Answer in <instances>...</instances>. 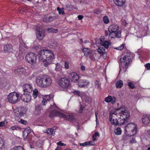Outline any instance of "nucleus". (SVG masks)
<instances>
[{
    "label": "nucleus",
    "mask_w": 150,
    "mask_h": 150,
    "mask_svg": "<svg viewBox=\"0 0 150 150\" xmlns=\"http://www.w3.org/2000/svg\"><path fill=\"white\" fill-rule=\"evenodd\" d=\"M130 113L127 108L122 105L110 114V122L115 125H121L126 123L130 117Z\"/></svg>",
    "instance_id": "f257e3e1"
},
{
    "label": "nucleus",
    "mask_w": 150,
    "mask_h": 150,
    "mask_svg": "<svg viewBox=\"0 0 150 150\" xmlns=\"http://www.w3.org/2000/svg\"><path fill=\"white\" fill-rule=\"evenodd\" d=\"M39 60L43 62L46 61L44 66L47 67L50 64L54 59V55L53 52L48 50H43L40 51L38 53Z\"/></svg>",
    "instance_id": "f03ea898"
},
{
    "label": "nucleus",
    "mask_w": 150,
    "mask_h": 150,
    "mask_svg": "<svg viewBox=\"0 0 150 150\" xmlns=\"http://www.w3.org/2000/svg\"><path fill=\"white\" fill-rule=\"evenodd\" d=\"M132 57V55L130 52L127 51L125 53V55L120 58L119 72L121 71L124 72L126 71Z\"/></svg>",
    "instance_id": "7ed1b4c3"
},
{
    "label": "nucleus",
    "mask_w": 150,
    "mask_h": 150,
    "mask_svg": "<svg viewBox=\"0 0 150 150\" xmlns=\"http://www.w3.org/2000/svg\"><path fill=\"white\" fill-rule=\"evenodd\" d=\"M36 82L39 87L46 88L51 85L52 80L49 76L43 75L38 76L36 79Z\"/></svg>",
    "instance_id": "20e7f679"
},
{
    "label": "nucleus",
    "mask_w": 150,
    "mask_h": 150,
    "mask_svg": "<svg viewBox=\"0 0 150 150\" xmlns=\"http://www.w3.org/2000/svg\"><path fill=\"white\" fill-rule=\"evenodd\" d=\"M25 61L30 64L35 63L37 60L36 54L33 52L28 53L25 57Z\"/></svg>",
    "instance_id": "39448f33"
},
{
    "label": "nucleus",
    "mask_w": 150,
    "mask_h": 150,
    "mask_svg": "<svg viewBox=\"0 0 150 150\" xmlns=\"http://www.w3.org/2000/svg\"><path fill=\"white\" fill-rule=\"evenodd\" d=\"M8 99L9 102L15 104L18 101L19 94L15 92L10 93L8 96Z\"/></svg>",
    "instance_id": "423d86ee"
},
{
    "label": "nucleus",
    "mask_w": 150,
    "mask_h": 150,
    "mask_svg": "<svg viewBox=\"0 0 150 150\" xmlns=\"http://www.w3.org/2000/svg\"><path fill=\"white\" fill-rule=\"evenodd\" d=\"M36 35L39 40H42L45 36V30L44 29L40 28L38 26L36 27Z\"/></svg>",
    "instance_id": "0eeeda50"
},
{
    "label": "nucleus",
    "mask_w": 150,
    "mask_h": 150,
    "mask_svg": "<svg viewBox=\"0 0 150 150\" xmlns=\"http://www.w3.org/2000/svg\"><path fill=\"white\" fill-rule=\"evenodd\" d=\"M69 84V79L67 78H62L59 80V85L62 88H67L68 87Z\"/></svg>",
    "instance_id": "6e6552de"
},
{
    "label": "nucleus",
    "mask_w": 150,
    "mask_h": 150,
    "mask_svg": "<svg viewBox=\"0 0 150 150\" xmlns=\"http://www.w3.org/2000/svg\"><path fill=\"white\" fill-rule=\"evenodd\" d=\"M4 51L5 53H13L14 51L13 46L10 43H7L4 45Z\"/></svg>",
    "instance_id": "1a4fd4ad"
},
{
    "label": "nucleus",
    "mask_w": 150,
    "mask_h": 150,
    "mask_svg": "<svg viewBox=\"0 0 150 150\" xmlns=\"http://www.w3.org/2000/svg\"><path fill=\"white\" fill-rule=\"evenodd\" d=\"M14 111L15 115L18 117L23 116L25 112L24 108H23L16 109L14 110Z\"/></svg>",
    "instance_id": "9d476101"
},
{
    "label": "nucleus",
    "mask_w": 150,
    "mask_h": 150,
    "mask_svg": "<svg viewBox=\"0 0 150 150\" xmlns=\"http://www.w3.org/2000/svg\"><path fill=\"white\" fill-rule=\"evenodd\" d=\"M58 18L57 15H54L52 16H45L43 17V21L47 23H48L52 21L53 20L56 19Z\"/></svg>",
    "instance_id": "9b49d317"
},
{
    "label": "nucleus",
    "mask_w": 150,
    "mask_h": 150,
    "mask_svg": "<svg viewBox=\"0 0 150 150\" xmlns=\"http://www.w3.org/2000/svg\"><path fill=\"white\" fill-rule=\"evenodd\" d=\"M69 77L70 78L71 81L74 82L77 81L79 79V75L77 73L74 72H72L70 73L69 74Z\"/></svg>",
    "instance_id": "f8f14e48"
},
{
    "label": "nucleus",
    "mask_w": 150,
    "mask_h": 150,
    "mask_svg": "<svg viewBox=\"0 0 150 150\" xmlns=\"http://www.w3.org/2000/svg\"><path fill=\"white\" fill-rule=\"evenodd\" d=\"M90 82L85 79H81L78 83V86L81 88L88 87L90 84Z\"/></svg>",
    "instance_id": "ddd939ff"
},
{
    "label": "nucleus",
    "mask_w": 150,
    "mask_h": 150,
    "mask_svg": "<svg viewBox=\"0 0 150 150\" xmlns=\"http://www.w3.org/2000/svg\"><path fill=\"white\" fill-rule=\"evenodd\" d=\"M22 100L25 102H28L31 99V97L29 94L26 93L22 94L21 96Z\"/></svg>",
    "instance_id": "4468645a"
},
{
    "label": "nucleus",
    "mask_w": 150,
    "mask_h": 150,
    "mask_svg": "<svg viewBox=\"0 0 150 150\" xmlns=\"http://www.w3.org/2000/svg\"><path fill=\"white\" fill-rule=\"evenodd\" d=\"M62 114H63L54 109L50 113L49 115L51 118L57 116H59L62 117Z\"/></svg>",
    "instance_id": "2eb2a0df"
},
{
    "label": "nucleus",
    "mask_w": 150,
    "mask_h": 150,
    "mask_svg": "<svg viewBox=\"0 0 150 150\" xmlns=\"http://www.w3.org/2000/svg\"><path fill=\"white\" fill-rule=\"evenodd\" d=\"M142 122L145 125H147L150 123V115H144L142 117Z\"/></svg>",
    "instance_id": "dca6fc26"
},
{
    "label": "nucleus",
    "mask_w": 150,
    "mask_h": 150,
    "mask_svg": "<svg viewBox=\"0 0 150 150\" xmlns=\"http://www.w3.org/2000/svg\"><path fill=\"white\" fill-rule=\"evenodd\" d=\"M116 99L114 97L109 96L105 99V101L107 103H110L112 104H114L116 102Z\"/></svg>",
    "instance_id": "f3484780"
},
{
    "label": "nucleus",
    "mask_w": 150,
    "mask_h": 150,
    "mask_svg": "<svg viewBox=\"0 0 150 150\" xmlns=\"http://www.w3.org/2000/svg\"><path fill=\"white\" fill-rule=\"evenodd\" d=\"M23 91L28 93L31 92L32 91L33 88L31 85L26 84L23 86Z\"/></svg>",
    "instance_id": "a211bd4d"
},
{
    "label": "nucleus",
    "mask_w": 150,
    "mask_h": 150,
    "mask_svg": "<svg viewBox=\"0 0 150 150\" xmlns=\"http://www.w3.org/2000/svg\"><path fill=\"white\" fill-rule=\"evenodd\" d=\"M42 110L43 108L41 105L40 104L36 105L35 107L34 113L36 115H39Z\"/></svg>",
    "instance_id": "6ab92c4d"
},
{
    "label": "nucleus",
    "mask_w": 150,
    "mask_h": 150,
    "mask_svg": "<svg viewBox=\"0 0 150 150\" xmlns=\"http://www.w3.org/2000/svg\"><path fill=\"white\" fill-rule=\"evenodd\" d=\"M118 26L117 25H112L109 27L108 30L109 32H115L118 29Z\"/></svg>",
    "instance_id": "aec40b11"
},
{
    "label": "nucleus",
    "mask_w": 150,
    "mask_h": 150,
    "mask_svg": "<svg viewBox=\"0 0 150 150\" xmlns=\"http://www.w3.org/2000/svg\"><path fill=\"white\" fill-rule=\"evenodd\" d=\"M19 49L22 53H24L26 52L27 47L24 43H21L19 45Z\"/></svg>",
    "instance_id": "412c9836"
},
{
    "label": "nucleus",
    "mask_w": 150,
    "mask_h": 150,
    "mask_svg": "<svg viewBox=\"0 0 150 150\" xmlns=\"http://www.w3.org/2000/svg\"><path fill=\"white\" fill-rule=\"evenodd\" d=\"M136 125L134 123H131L127 124L125 127L126 132H129L133 128L136 127Z\"/></svg>",
    "instance_id": "4be33fe9"
},
{
    "label": "nucleus",
    "mask_w": 150,
    "mask_h": 150,
    "mask_svg": "<svg viewBox=\"0 0 150 150\" xmlns=\"http://www.w3.org/2000/svg\"><path fill=\"white\" fill-rule=\"evenodd\" d=\"M31 132V130L30 127H27L25 129L23 132V137L25 140L28 134Z\"/></svg>",
    "instance_id": "5701e85b"
},
{
    "label": "nucleus",
    "mask_w": 150,
    "mask_h": 150,
    "mask_svg": "<svg viewBox=\"0 0 150 150\" xmlns=\"http://www.w3.org/2000/svg\"><path fill=\"white\" fill-rule=\"evenodd\" d=\"M7 85V82L5 79L0 78V88H4Z\"/></svg>",
    "instance_id": "b1692460"
},
{
    "label": "nucleus",
    "mask_w": 150,
    "mask_h": 150,
    "mask_svg": "<svg viewBox=\"0 0 150 150\" xmlns=\"http://www.w3.org/2000/svg\"><path fill=\"white\" fill-rule=\"evenodd\" d=\"M113 1L117 6H121L124 4L125 0H113Z\"/></svg>",
    "instance_id": "393cba45"
},
{
    "label": "nucleus",
    "mask_w": 150,
    "mask_h": 150,
    "mask_svg": "<svg viewBox=\"0 0 150 150\" xmlns=\"http://www.w3.org/2000/svg\"><path fill=\"white\" fill-rule=\"evenodd\" d=\"M62 115V117L66 119L71 121L74 120L75 118L74 116L73 115H66L63 114Z\"/></svg>",
    "instance_id": "a878e982"
},
{
    "label": "nucleus",
    "mask_w": 150,
    "mask_h": 150,
    "mask_svg": "<svg viewBox=\"0 0 150 150\" xmlns=\"http://www.w3.org/2000/svg\"><path fill=\"white\" fill-rule=\"evenodd\" d=\"M100 44L103 46L105 48L107 49L109 46L110 43L107 41H102L101 39L100 40Z\"/></svg>",
    "instance_id": "bb28decb"
},
{
    "label": "nucleus",
    "mask_w": 150,
    "mask_h": 150,
    "mask_svg": "<svg viewBox=\"0 0 150 150\" xmlns=\"http://www.w3.org/2000/svg\"><path fill=\"white\" fill-rule=\"evenodd\" d=\"M96 55V54L95 52L94 51H93L91 52L87 57H89V58L92 60H95V57Z\"/></svg>",
    "instance_id": "cd10ccee"
},
{
    "label": "nucleus",
    "mask_w": 150,
    "mask_h": 150,
    "mask_svg": "<svg viewBox=\"0 0 150 150\" xmlns=\"http://www.w3.org/2000/svg\"><path fill=\"white\" fill-rule=\"evenodd\" d=\"M98 52L101 55H105V56L104 57H105L106 54L105 52V49L103 47H100L99 48L98 50Z\"/></svg>",
    "instance_id": "c85d7f7f"
},
{
    "label": "nucleus",
    "mask_w": 150,
    "mask_h": 150,
    "mask_svg": "<svg viewBox=\"0 0 150 150\" xmlns=\"http://www.w3.org/2000/svg\"><path fill=\"white\" fill-rule=\"evenodd\" d=\"M83 52H84V55H86L87 57L91 52L90 49L88 48H84L83 49Z\"/></svg>",
    "instance_id": "c756f323"
},
{
    "label": "nucleus",
    "mask_w": 150,
    "mask_h": 150,
    "mask_svg": "<svg viewBox=\"0 0 150 150\" xmlns=\"http://www.w3.org/2000/svg\"><path fill=\"white\" fill-rule=\"evenodd\" d=\"M123 85V82L122 80L117 81L116 83V86L117 88H121Z\"/></svg>",
    "instance_id": "7c9ffc66"
},
{
    "label": "nucleus",
    "mask_w": 150,
    "mask_h": 150,
    "mask_svg": "<svg viewBox=\"0 0 150 150\" xmlns=\"http://www.w3.org/2000/svg\"><path fill=\"white\" fill-rule=\"evenodd\" d=\"M46 132L47 133L48 135H54L55 134V132L54 129L51 128L48 129L47 130Z\"/></svg>",
    "instance_id": "2f4dec72"
},
{
    "label": "nucleus",
    "mask_w": 150,
    "mask_h": 150,
    "mask_svg": "<svg viewBox=\"0 0 150 150\" xmlns=\"http://www.w3.org/2000/svg\"><path fill=\"white\" fill-rule=\"evenodd\" d=\"M24 71V69L22 68H18L16 69L15 72L16 73H18L20 74H22Z\"/></svg>",
    "instance_id": "473e14b6"
},
{
    "label": "nucleus",
    "mask_w": 150,
    "mask_h": 150,
    "mask_svg": "<svg viewBox=\"0 0 150 150\" xmlns=\"http://www.w3.org/2000/svg\"><path fill=\"white\" fill-rule=\"evenodd\" d=\"M115 134L117 135H119L121 134L122 131L120 128H117L114 131Z\"/></svg>",
    "instance_id": "72a5a7b5"
},
{
    "label": "nucleus",
    "mask_w": 150,
    "mask_h": 150,
    "mask_svg": "<svg viewBox=\"0 0 150 150\" xmlns=\"http://www.w3.org/2000/svg\"><path fill=\"white\" fill-rule=\"evenodd\" d=\"M115 37L116 38H120L121 36V32L120 30L118 31L116 33L114 32Z\"/></svg>",
    "instance_id": "f704fd0d"
},
{
    "label": "nucleus",
    "mask_w": 150,
    "mask_h": 150,
    "mask_svg": "<svg viewBox=\"0 0 150 150\" xmlns=\"http://www.w3.org/2000/svg\"><path fill=\"white\" fill-rule=\"evenodd\" d=\"M11 150H24L23 148L21 146H15Z\"/></svg>",
    "instance_id": "c9c22d12"
},
{
    "label": "nucleus",
    "mask_w": 150,
    "mask_h": 150,
    "mask_svg": "<svg viewBox=\"0 0 150 150\" xmlns=\"http://www.w3.org/2000/svg\"><path fill=\"white\" fill-rule=\"evenodd\" d=\"M38 94V91L36 89H35L33 91V96L34 98H37Z\"/></svg>",
    "instance_id": "e433bc0d"
},
{
    "label": "nucleus",
    "mask_w": 150,
    "mask_h": 150,
    "mask_svg": "<svg viewBox=\"0 0 150 150\" xmlns=\"http://www.w3.org/2000/svg\"><path fill=\"white\" fill-rule=\"evenodd\" d=\"M57 10L58 11V13L59 14H62L63 15L64 14V9L63 8H60L58 7L57 8Z\"/></svg>",
    "instance_id": "4c0bfd02"
},
{
    "label": "nucleus",
    "mask_w": 150,
    "mask_h": 150,
    "mask_svg": "<svg viewBox=\"0 0 150 150\" xmlns=\"http://www.w3.org/2000/svg\"><path fill=\"white\" fill-rule=\"evenodd\" d=\"M57 46V42L54 41L53 43L50 44V47L52 48H55Z\"/></svg>",
    "instance_id": "58836bf2"
},
{
    "label": "nucleus",
    "mask_w": 150,
    "mask_h": 150,
    "mask_svg": "<svg viewBox=\"0 0 150 150\" xmlns=\"http://www.w3.org/2000/svg\"><path fill=\"white\" fill-rule=\"evenodd\" d=\"M47 30L49 32H52L56 33L57 32V29H54L53 28H48Z\"/></svg>",
    "instance_id": "ea45409f"
},
{
    "label": "nucleus",
    "mask_w": 150,
    "mask_h": 150,
    "mask_svg": "<svg viewBox=\"0 0 150 150\" xmlns=\"http://www.w3.org/2000/svg\"><path fill=\"white\" fill-rule=\"evenodd\" d=\"M130 131H131V132L132 133V136H134L137 133V128L136 126V127H135L134 128H133Z\"/></svg>",
    "instance_id": "a19ab883"
},
{
    "label": "nucleus",
    "mask_w": 150,
    "mask_h": 150,
    "mask_svg": "<svg viewBox=\"0 0 150 150\" xmlns=\"http://www.w3.org/2000/svg\"><path fill=\"white\" fill-rule=\"evenodd\" d=\"M103 21L104 23L106 24L108 23L109 22V20L107 16H104L103 18Z\"/></svg>",
    "instance_id": "79ce46f5"
},
{
    "label": "nucleus",
    "mask_w": 150,
    "mask_h": 150,
    "mask_svg": "<svg viewBox=\"0 0 150 150\" xmlns=\"http://www.w3.org/2000/svg\"><path fill=\"white\" fill-rule=\"evenodd\" d=\"M96 137H99V134L98 132H96L95 134L93 136V140L95 141L96 140Z\"/></svg>",
    "instance_id": "37998d69"
},
{
    "label": "nucleus",
    "mask_w": 150,
    "mask_h": 150,
    "mask_svg": "<svg viewBox=\"0 0 150 150\" xmlns=\"http://www.w3.org/2000/svg\"><path fill=\"white\" fill-rule=\"evenodd\" d=\"M55 65L56 68L55 69L56 71H60L61 69V67L60 66V65H59L58 63L56 64Z\"/></svg>",
    "instance_id": "c03bdc74"
},
{
    "label": "nucleus",
    "mask_w": 150,
    "mask_h": 150,
    "mask_svg": "<svg viewBox=\"0 0 150 150\" xmlns=\"http://www.w3.org/2000/svg\"><path fill=\"white\" fill-rule=\"evenodd\" d=\"M128 86L130 88L132 89L135 88L134 84L131 82H129L128 83Z\"/></svg>",
    "instance_id": "a18cd8bd"
},
{
    "label": "nucleus",
    "mask_w": 150,
    "mask_h": 150,
    "mask_svg": "<svg viewBox=\"0 0 150 150\" xmlns=\"http://www.w3.org/2000/svg\"><path fill=\"white\" fill-rule=\"evenodd\" d=\"M83 98L85 99L86 101H87L88 102L91 101V99L89 98L86 95L84 96L83 97Z\"/></svg>",
    "instance_id": "49530a36"
},
{
    "label": "nucleus",
    "mask_w": 150,
    "mask_h": 150,
    "mask_svg": "<svg viewBox=\"0 0 150 150\" xmlns=\"http://www.w3.org/2000/svg\"><path fill=\"white\" fill-rule=\"evenodd\" d=\"M124 48V45L123 44H122L119 47H117L116 48H115V49L118 50H121Z\"/></svg>",
    "instance_id": "de8ad7c7"
},
{
    "label": "nucleus",
    "mask_w": 150,
    "mask_h": 150,
    "mask_svg": "<svg viewBox=\"0 0 150 150\" xmlns=\"http://www.w3.org/2000/svg\"><path fill=\"white\" fill-rule=\"evenodd\" d=\"M43 98L45 100H46L47 101H49L50 99V96L49 95L45 96H44Z\"/></svg>",
    "instance_id": "09e8293b"
},
{
    "label": "nucleus",
    "mask_w": 150,
    "mask_h": 150,
    "mask_svg": "<svg viewBox=\"0 0 150 150\" xmlns=\"http://www.w3.org/2000/svg\"><path fill=\"white\" fill-rule=\"evenodd\" d=\"M64 67L65 68L67 69H68L69 68V62H68L66 61L65 62Z\"/></svg>",
    "instance_id": "8fccbe9b"
},
{
    "label": "nucleus",
    "mask_w": 150,
    "mask_h": 150,
    "mask_svg": "<svg viewBox=\"0 0 150 150\" xmlns=\"http://www.w3.org/2000/svg\"><path fill=\"white\" fill-rule=\"evenodd\" d=\"M109 32V36L111 38H115V35L114 34V32Z\"/></svg>",
    "instance_id": "3c124183"
},
{
    "label": "nucleus",
    "mask_w": 150,
    "mask_h": 150,
    "mask_svg": "<svg viewBox=\"0 0 150 150\" xmlns=\"http://www.w3.org/2000/svg\"><path fill=\"white\" fill-rule=\"evenodd\" d=\"M94 141L93 140V141H90L88 142L89 143H88V146L94 145L95 144V143Z\"/></svg>",
    "instance_id": "603ef678"
},
{
    "label": "nucleus",
    "mask_w": 150,
    "mask_h": 150,
    "mask_svg": "<svg viewBox=\"0 0 150 150\" xmlns=\"http://www.w3.org/2000/svg\"><path fill=\"white\" fill-rule=\"evenodd\" d=\"M95 86L96 88H98L99 86V82L98 81L96 80L95 82Z\"/></svg>",
    "instance_id": "864d4df0"
},
{
    "label": "nucleus",
    "mask_w": 150,
    "mask_h": 150,
    "mask_svg": "<svg viewBox=\"0 0 150 150\" xmlns=\"http://www.w3.org/2000/svg\"><path fill=\"white\" fill-rule=\"evenodd\" d=\"M57 144L58 145H60L61 146H66V144L63 143H62L61 141H59L57 142Z\"/></svg>",
    "instance_id": "5fc2aeb1"
},
{
    "label": "nucleus",
    "mask_w": 150,
    "mask_h": 150,
    "mask_svg": "<svg viewBox=\"0 0 150 150\" xmlns=\"http://www.w3.org/2000/svg\"><path fill=\"white\" fill-rule=\"evenodd\" d=\"M147 70H149L150 69V64L147 63L145 64V66Z\"/></svg>",
    "instance_id": "6e6d98bb"
},
{
    "label": "nucleus",
    "mask_w": 150,
    "mask_h": 150,
    "mask_svg": "<svg viewBox=\"0 0 150 150\" xmlns=\"http://www.w3.org/2000/svg\"><path fill=\"white\" fill-rule=\"evenodd\" d=\"M88 143H89L88 142H85L84 143H80V146H86L88 145Z\"/></svg>",
    "instance_id": "4d7b16f0"
},
{
    "label": "nucleus",
    "mask_w": 150,
    "mask_h": 150,
    "mask_svg": "<svg viewBox=\"0 0 150 150\" xmlns=\"http://www.w3.org/2000/svg\"><path fill=\"white\" fill-rule=\"evenodd\" d=\"M74 93L75 95H77L78 96H80V92L79 91H74Z\"/></svg>",
    "instance_id": "13d9d810"
},
{
    "label": "nucleus",
    "mask_w": 150,
    "mask_h": 150,
    "mask_svg": "<svg viewBox=\"0 0 150 150\" xmlns=\"http://www.w3.org/2000/svg\"><path fill=\"white\" fill-rule=\"evenodd\" d=\"M47 101L46 100H45L43 98V100L42 101V103L43 105H45L47 103Z\"/></svg>",
    "instance_id": "bf43d9fd"
},
{
    "label": "nucleus",
    "mask_w": 150,
    "mask_h": 150,
    "mask_svg": "<svg viewBox=\"0 0 150 150\" xmlns=\"http://www.w3.org/2000/svg\"><path fill=\"white\" fill-rule=\"evenodd\" d=\"M5 121L0 122V127H4L5 125Z\"/></svg>",
    "instance_id": "052dcab7"
},
{
    "label": "nucleus",
    "mask_w": 150,
    "mask_h": 150,
    "mask_svg": "<svg viewBox=\"0 0 150 150\" xmlns=\"http://www.w3.org/2000/svg\"><path fill=\"white\" fill-rule=\"evenodd\" d=\"M19 122L21 123L24 125H25L27 123V122L26 121L22 119Z\"/></svg>",
    "instance_id": "680f3d73"
},
{
    "label": "nucleus",
    "mask_w": 150,
    "mask_h": 150,
    "mask_svg": "<svg viewBox=\"0 0 150 150\" xmlns=\"http://www.w3.org/2000/svg\"><path fill=\"white\" fill-rule=\"evenodd\" d=\"M3 140L2 138L0 137V150L1 149V147L3 145L2 143Z\"/></svg>",
    "instance_id": "e2e57ef3"
},
{
    "label": "nucleus",
    "mask_w": 150,
    "mask_h": 150,
    "mask_svg": "<svg viewBox=\"0 0 150 150\" xmlns=\"http://www.w3.org/2000/svg\"><path fill=\"white\" fill-rule=\"evenodd\" d=\"M18 128L17 127L13 126L11 127L10 129L12 130H14L17 129V128Z\"/></svg>",
    "instance_id": "0e129e2a"
},
{
    "label": "nucleus",
    "mask_w": 150,
    "mask_h": 150,
    "mask_svg": "<svg viewBox=\"0 0 150 150\" xmlns=\"http://www.w3.org/2000/svg\"><path fill=\"white\" fill-rule=\"evenodd\" d=\"M78 17L79 20H81L83 18V16L82 15H79L78 16Z\"/></svg>",
    "instance_id": "69168bd1"
},
{
    "label": "nucleus",
    "mask_w": 150,
    "mask_h": 150,
    "mask_svg": "<svg viewBox=\"0 0 150 150\" xmlns=\"http://www.w3.org/2000/svg\"><path fill=\"white\" fill-rule=\"evenodd\" d=\"M105 34L106 36H107L108 35V34L109 35V31H108L105 30Z\"/></svg>",
    "instance_id": "338daca9"
},
{
    "label": "nucleus",
    "mask_w": 150,
    "mask_h": 150,
    "mask_svg": "<svg viewBox=\"0 0 150 150\" xmlns=\"http://www.w3.org/2000/svg\"><path fill=\"white\" fill-rule=\"evenodd\" d=\"M81 69L82 71H84L85 70V67L83 66H82L81 67Z\"/></svg>",
    "instance_id": "774afa93"
}]
</instances>
